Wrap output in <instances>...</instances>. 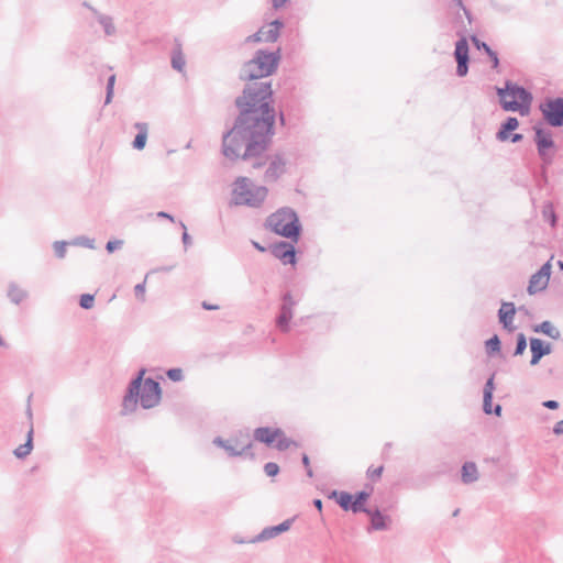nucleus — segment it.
<instances>
[{
	"instance_id": "f257e3e1",
	"label": "nucleus",
	"mask_w": 563,
	"mask_h": 563,
	"mask_svg": "<svg viewBox=\"0 0 563 563\" xmlns=\"http://www.w3.org/2000/svg\"><path fill=\"white\" fill-rule=\"evenodd\" d=\"M272 81L245 84L234 99L236 114L221 137V154L231 162H250L261 169L267 162L276 122L286 125L283 110L274 106Z\"/></svg>"
},
{
	"instance_id": "f03ea898",
	"label": "nucleus",
	"mask_w": 563,
	"mask_h": 563,
	"mask_svg": "<svg viewBox=\"0 0 563 563\" xmlns=\"http://www.w3.org/2000/svg\"><path fill=\"white\" fill-rule=\"evenodd\" d=\"M280 49L269 52L267 49H257L254 56L243 63L239 71V79L242 81L260 82L258 79L272 76L280 63Z\"/></svg>"
},
{
	"instance_id": "7ed1b4c3",
	"label": "nucleus",
	"mask_w": 563,
	"mask_h": 563,
	"mask_svg": "<svg viewBox=\"0 0 563 563\" xmlns=\"http://www.w3.org/2000/svg\"><path fill=\"white\" fill-rule=\"evenodd\" d=\"M496 95L504 111L529 113L533 100L532 93L523 86L507 79L504 87H496Z\"/></svg>"
},
{
	"instance_id": "20e7f679",
	"label": "nucleus",
	"mask_w": 563,
	"mask_h": 563,
	"mask_svg": "<svg viewBox=\"0 0 563 563\" xmlns=\"http://www.w3.org/2000/svg\"><path fill=\"white\" fill-rule=\"evenodd\" d=\"M266 225L277 235L286 238L294 243L300 240L302 227L297 212L292 208H279L268 216Z\"/></svg>"
},
{
	"instance_id": "39448f33",
	"label": "nucleus",
	"mask_w": 563,
	"mask_h": 563,
	"mask_svg": "<svg viewBox=\"0 0 563 563\" xmlns=\"http://www.w3.org/2000/svg\"><path fill=\"white\" fill-rule=\"evenodd\" d=\"M231 205L260 208L265 201L268 189L256 186L249 177L240 176L233 183Z\"/></svg>"
},
{
	"instance_id": "423d86ee",
	"label": "nucleus",
	"mask_w": 563,
	"mask_h": 563,
	"mask_svg": "<svg viewBox=\"0 0 563 563\" xmlns=\"http://www.w3.org/2000/svg\"><path fill=\"white\" fill-rule=\"evenodd\" d=\"M533 142L542 162L543 179L547 181V168L552 165L554 161L556 144L553 140V134L549 129L537 124L533 126Z\"/></svg>"
},
{
	"instance_id": "0eeeda50",
	"label": "nucleus",
	"mask_w": 563,
	"mask_h": 563,
	"mask_svg": "<svg viewBox=\"0 0 563 563\" xmlns=\"http://www.w3.org/2000/svg\"><path fill=\"white\" fill-rule=\"evenodd\" d=\"M539 110L543 121L551 128H563V97H547Z\"/></svg>"
},
{
	"instance_id": "6e6552de",
	"label": "nucleus",
	"mask_w": 563,
	"mask_h": 563,
	"mask_svg": "<svg viewBox=\"0 0 563 563\" xmlns=\"http://www.w3.org/2000/svg\"><path fill=\"white\" fill-rule=\"evenodd\" d=\"M297 305V300L294 299L290 291H286L282 295V302L279 306V312L275 319L277 329L287 333L290 330V321L294 317V308Z\"/></svg>"
},
{
	"instance_id": "1a4fd4ad",
	"label": "nucleus",
	"mask_w": 563,
	"mask_h": 563,
	"mask_svg": "<svg viewBox=\"0 0 563 563\" xmlns=\"http://www.w3.org/2000/svg\"><path fill=\"white\" fill-rule=\"evenodd\" d=\"M141 398V369H139L131 380L122 400L121 415L126 416L136 410L139 399Z\"/></svg>"
},
{
	"instance_id": "9d476101",
	"label": "nucleus",
	"mask_w": 563,
	"mask_h": 563,
	"mask_svg": "<svg viewBox=\"0 0 563 563\" xmlns=\"http://www.w3.org/2000/svg\"><path fill=\"white\" fill-rule=\"evenodd\" d=\"M146 369L143 367V375ZM163 390L161 384L152 377L143 376V409H151L159 405Z\"/></svg>"
},
{
	"instance_id": "9b49d317",
	"label": "nucleus",
	"mask_w": 563,
	"mask_h": 563,
	"mask_svg": "<svg viewBox=\"0 0 563 563\" xmlns=\"http://www.w3.org/2000/svg\"><path fill=\"white\" fill-rule=\"evenodd\" d=\"M271 254L279 260L284 265L297 264V250L294 242L289 241H277L268 246Z\"/></svg>"
},
{
	"instance_id": "f8f14e48",
	"label": "nucleus",
	"mask_w": 563,
	"mask_h": 563,
	"mask_svg": "<svg viewBox=\"0 0 563 563\" xmlns=\"http://www.w3.org/2000/svg\"><path fill=\"white\" fill-rule=\"evenodd\" d=\"M551 263L548 261L534 274L531 275L529 285L527 287L529 295H534L548 287L551 276Z\"/></svg>"
},
{
	"instance_id": "ddd939ff",
	"label": "nucleus",
	"mask_w": 563,
	"mask_h": 563,
	"mask_svg": "<svg viewBox=\"0 0 563 563\" xmlns=\"http://www.w3.org/2000/svg\"><path fill=\"white\" fill-rule=\"evenodd\" d=\"M266 156L267 162L264 166L267 164L268 166L264 174V180L267 183H274L286 173V159L285 156L280 153H275L274 155L269 156L267 152Z\"/></svg>"
},
{
	"instance_id": "4468645a",
	"label": "nucleus",
	"mask_w": 563,
	"mask_h": 563,
	"mask_svg": "<svg viewBox=\"0 0 563 563\" xmlns=\"http://www.w3.org/2000/svg\"><path fill=\"white\" fill-rule=\"evenodd\" d=\"M294 521H295V518L286 519L276 526H271V527L264 528L257 536H255L254 538H252L249 541L235 540V542L236 543H246V542L257 543V542L271 540V539L288 531L290 529V527L292 526Z\"/></svg>"
},
{
	"instance_id": "2eb2a0df",
	"label": "nucleus",
	"mask_w": 563,
	"mask_h": 563,
	"mask_svg": "<svg viewBox=\"0 0 563 563\" xmlns=\"http://www.w3.org/2000/svg\"><path fill=\"white\" fill-rule=\"evenodd\" d=\"M530 365L536 366L541 358L552 353V344L539 338H530Z\"/></svg>"
},
{
	"instance_id": "dca6fc26",
	"label": "nucleus",
	"mask_w": 563,
	"mask_h": 563,
	"mask_svg": "<svg viewBox=\"0 0 563 563\" xmlns=\"http://www.w3.org/2000/svg\"><path fill=\"white\" fill-rule=\"evenodd\" d=\"M252 442L242 443L239 439H230L227 440V444L223 446V450L228 453L229 456H250L254 457V454L251 451Z\"/></svg>"
},
{
	"instance_id": "f3484780",
	"label": "nucleus",
	"mask_w": 563,
	"mask_h": 563,
	"mask_svg": "<svg viewBox=\"0 0 563 563\" xmlns=\"http://www.w3.org/2000/svg\"><path fill=\"white\" fill-rule=\"evenodd\" d=\"M369 517V527L368 531H385L390 528L391 518L387 515H384L378 508L368 509L365 512Z\"/></svg>"
},
{
	"instance_id": "a211bd4d",
	"label": "nucleus",
	"mask_w": 563,
	"mask_h": 563,
	"mask_svg": "<svg viewBox=\"0 0 563 563\" xmlns=\"http://www.w3.org/2000/svg\"><path fill=\"white\" fill-rule=\"evenodd\" d=\"M329 499L335 500V503L344 510V511H352L353 514H358V510L356 509V505L354 501L353 494L345 492V490H332L329 494Z\"/></svg>"
},
{
	"instance_id": "6ab92c4d",
	"label": "nucleus",
	"mask_w": 563,
	"mask_h": 563,
	"mask_svg": "<svg viewBox=\"0 0 563 563\" xmlns=\"http://www.w3.org/2000/svg\"><path fill=\"white\" fill-rule=\"evenodd\" d=\"M278 435H283V430L280 428L271 427H258L253 433L255 441L264 443L267 446L274 445Z\"/></svg>"
},
{
	"instance_id": "aec40b11",
	"label": "nucleus",
	"mask_w": 563,
	"mask_h": 563,
	"mask_svg": "<svg viewBox=\"0 0 563 563\" xmlns=\"http://www.w3.org/2000/svg\"><path fill=\"white\" fill-rule=\"evenodd\" d=\"M517 308L514 302L510 301H503L501 306L498 310V319L499 323L503 325L504 329L508 331L514 330V318L516 314Z\"/></svg>"
},
{
	"instance_id": "412c9836",
	"label": "nucleus",
	"mask_w": 563,
	"mask_h": 563,
	"mask_svg": "<svg viewBox=\"0 0 563 563\" xmlns=\"http://www.w3.org/2000/svg\"><path fill=\"white\" fill-rule=\"evenodd\" d=\"M519 128V120L516 117H507L496 132V140L507 142L510 134Z\"/></svg>"
},
{
	"instance_id": "4be33fe9",
	"label": "nucleus",
	"mask_w": 563,
	"mask_h": 563,
	"mask_svg": "<svg viewBox=\"0 0 563 563\" xmlns=\"http://www.w3.org/2000/svg\"><path fill=\"white\" fill-rule=\"evenodd\" d=\"M456 35L459 36V40L455 43L454 49L455 62L470 60V46L465 36V31L457 30Z\"/></svg>"
},
{
	"instance_id": "5701e85b",
	"label": "nucleus",
	"mask_w": 563,
	"mask_h": 563,
	"mask_svg": "<svg viewBox=\"0 0 563 563\" xmlns=\"http://www.w3.org/2000/svg\"><path fill=\"white\" fill-rule=\"evenodd\" d=\"M471 41L478 51H483L484 54L488 56L492 63V68L497 69L499 66V57L497 52H495L486 42L481 41L476 35H472Z\"/></svg>"
},
{
	"instance_id": "b1692460",
	"label": "nucleus",
	"mask_w": 563,
	"mask_h": 563,
	"mask_svg": "<svg viewBox=\"0 0 563 563\" xmlns=\"http://www.w3.org/2000/svg\"><path fill=\"white\" fill-rule=\"evenodd\" d=\"M7 297L12 303L20 305L29 297V292L21 288L16 283L10 282L8 285Z\"/></svg>"
},
{
	"instance_id": "393cba45",
	"label": "nucleus",
	"mask_w": 563,
	"mask_h": 563,
	"mask_svg": "<svg viewBox=\"0 0 563 563\" xmlns=\"http://www.w3.org/2000/svg\"><path fill=\"white\" fill-rule=\"evenodd\" d=\"M478 479L477 466L474 462L467 461L461 468V481L464 484H472Z\"/></svg>"
},
{
	"instance_id": "a878e982",
	"label": "nucleus",
	"mask_w": 563,
	"mask_h": 563,
	"mask_svg": "<svg viewBox=\"0 0 563 563\" xmlns=\"http://www.w3.org/2000/svg\"><path fill=\"white\" fill-rule=\"evenodd\" d=\"M533 332L542 333L553 340H559L561 338V332L558 328H555L551 321H542L539 324H534L532 327Z\"/></svg>"
},
{
	"instance_id": "bb28decb",
	"label": "nucleus",
	"mask_w": 563,
	"mask_h": 563,
	"mask_svg": "<svg viewBox=\"0 0 563 563\" xmlns=\"http://www.w3.org/2000/svg\"><path fill=\"white\" fill-rule=\"evenodd\" d=\"M92 13L95 14L96 19L100 23V25L103 27V31L106 35L112 36L115 34L117 29L113 24V20L110 15L100 13L97 9H92Z\"/></svg>"
},
{
	"instance_id": "cd10ccee",
	"label": "nucleus",
	"mask_w": 563,
	"mask_h": 563,
	"mask_svg": "<svg viewBox=\"0 0 563 563\" xmlns=\"http://www.w3.org/2000/svg\"><path fill=\"white\" fill-rule=\"evenodd\" d=\"M33 434H34V429H33V424L31 423V428H29V431L26 434L25 443L18 446L13 452L18 459H24L31 453V451L33 449Z\"/></svg>"
},
{
	"instance_id": "c85d7f7f",
	"label": "nucleus",
	"mask_w": 563,
	"mask_h": 563,
	"mask_svg": "<svg viewBox=\"0 0 563 563\" xmlns=\"http://www.w3.org/2000/svg\"><path fill=\"white\" fill-rule=\"evenodd\" d=\"M542 217L544 221H547L552 228H555L559 221V218L555 213L554 207L552 202L547 201L542 208Z\"/></svg>"
},
{
	"instance_id": "c756f323",
	"label": "nucleus",
	"mask_w": 563,
	"mask_h": 563,
	"mask_svg": "<svg viewBox=\"0 0 563 563\" xmlns=\"http://www.w3.org/2000/svg\"><path fill=\"white\" fill-rule=\"evenodd\" d=\"M371 490H373V487H371ZM371 493L372 492H367V490L363 489V490H358L355 494H353L354 501L356 505V509L358 510V514L367 512V510L369 509L365 506V504L368 500Z\"/></svg>"
},
{
	"instance_id": "7c9ffc66",
	"label": "nucleus",
	"mask_w": 563,
	"mask_h": 563,
	"mask_svg": "<svg viewBox=\"0 0 563 563\" xmlns=\"http://www.w3.org/2000/svg\"><path fill=\"white\" fill-rule=\"evenodd\" d=\"M170 62H172V67L175 70L180 71V73L184 71L185 66H186V59H185V56L179 47L173 49Z\"/></svg>"
},
{
	"instance_id": "2f4dec72",
	"label": "nucleus",
	"mask_w": 563,
	"mask_h": 563,
	"mask_svg": "<svg viewBox=\"0 0 563 563\" xmlns=\"http://www.w3.org/2000/svg\"><path fill=\"white\" fill-rule=\"evenodd\" d=\"M486 354L488 356H494L495 354L500 352L501 342L497 334H494L488 340L485 341Z\"/></svg>"
},
{
	"instance_id": "473e14b6",
	"label": "nucleus",
	"mask_w": 563,
	"mask_h": 563,
	"mask_svg": "<svg viewBox=\"0 0 563 563\" xmlns=\"http://www.w3.org/2000/svg\"><path fill=\"white\" fill-rule=\"evenodd\" d=\"M495 390V373H493L486 380L483 388V401L488 405V401L493 400Z\"/></svg>"
},
{
	"instance_id": "72a5a7b5",
	"label": "nucleus",
	"mask_w": 563,
	"mask_h": 563,
	"mask_svg": "<svg viewBox=\"0 0 563 563\" xmlns=\"http://www.w3.org/2000/svg\"><path fill=\"white\" fill-rule=\"evenodd\" d=\"M69 244L70 245H76V246L87 247V249H90V250L95 249V240L90 239L88 236H85V235H80V236L75 238L73 241L69 242Z\"/></svg>"
},
{
	"instance_id": "f704fd0d",
	"label": "nucleus",
	"mask_w": 563,
	"mask_h": 563,
	"mask_svg": "<svg viewBox=\"0 0 563 563\" xmlns=\"http://www.w3.org/2000/svg\"><path fill=\"white\" fill-rule=\"evenodd\" d=\"M526 349H527V338L522 332H520L517 334V338H516V347L514 351V355L515 356L522 355L523 352L526 351Z\"/></svg>"
},
{
	"instance_id": "c9c22d12",
	"label": "nucleus",
	"mask_w": 563,
	"mask_h": 563,
	"mask_svg": "<svg viewBox=\"0 0 563 563\" xmlns=\"http://www.w3.org/2000/svg\"><path fill=\"white\" fill-rule=\"evenodd\" d=\"M291 444H295V442L291 439L287 438L285 435V432L283 431V435H278L276 438L274 448H276L278 451H285L289 449Z\"/></svg>"
},
{
	"instance_id": "e433bc0d",
	"label": "nucleus",
	"mask_w": 563,
	"mask_h": 563,
	"mask_svg": "<svg viewBox=\"0 0 563 563\" xmlns=\"http://www.w3.org/2000/svg\"><path fill=\"white\" fill-rule=\"evenodd\" d=\"M483 411L485 415H495L496 417H500L503 412V407L499 404L493 406V400L488 401V406L485 401H483Z\"/></svg>"
},
{
	"instance_id": "4c0bfd02",
	"label": "nucleus",
	"mask_w": 563,
	"mask_h": 563,
	"mask_svg": "<svg viewBox=\"0 0 563 563\" xmlns=\"http://www.w3.org/2000/svg\"><path fill=\"white\" fill-rule=\"evenodd\" d=\"M114 84H115V75H114V74H111V75L107 78L106 100H104V103H106V104L110 103V102H111V100H112Z\"/></svg>"
},
{
	"instance_id": "58836bf2",
	"label": "nucleus",
	"mask_w": 563,
	"mask_h": 563,
	"mask_svg": "<svg viewBox=\"0 0 563 563\" xmlns=\"http://www.w3.org/2000/svg\"><path fill=\"white\" fill-rule=\"evenodd\" d=\"M166 376L172 382H180V380L184 379V372L179 367H173V368H169V369L166 371Z\"/></svg>"
},
{
	"instance_id": "ea45409f",
	"label": "nucleus",
	"mask_w": 563,
	"mask_h": 563,
	"mask_svg": "<svg viewBox=\"0 0 563 563\" xmlns=\"http://www.w3.org/2000/svg\"><path fill=\"white\" fill-rule=\"evenodd\" d=\"M69 244V242L66 241H56L53 244L54 252L56 257L64 258L66 255V246Z\"/></svg>"
},
{
	"instance_id": "a19ab883",
	"label": "nucleus",
	"mask_w": 563,
	"mask_h": 563,
	"mask_svg": "<svg viewBox=\"0 0 563 563\" xmlns=\"http://www.w3.org/2000/svg\"><path fill=\"white\" fill-rule=\"evenodd\" d=\"M279 33L276 30H272L271 27L267 31L262 29V40L266 43H274L278 40Z\"/></svg>"
},
{
	"instance_id": "79ce46f5",
	"label": "nucleus",
	"mask_w": 563,
	"mask_h": 563,
	"mask_svg": "<svg viewBox=\"0 0 563 563\" xmlns=\"http://www.w3.org/2000/svg\"><path fill=\"white\" fill-rule=\"evenodd\" d=\"M95 302V296L90 294H84L80 296L79 305L82 309H90L92 308Z\"/></svg>"
},
{
	"instance_id": "37998d69",
	"label": "nucleus",
	"mask_w": 563,
	"mask_h": 563,
	"mask_svg": "<svg viewBox=\"0 0 563 563\" xmlns=\"http://www.w3.org/2000/svg\"><path fill=\"white\" fill-rule=\"evenodd\" d=\"M279 465L275 462H267L264 465V472L268 477H274L279 473Z\"/></svg>"
},
{
	"instance_id": "c03bdc74",
	"label": "nucleus",
	"mask_w": 563,
	"mask_h": 563,
	"mask_svg": "<svg viewBox=\"0 0 563 563\" xmlns=\"http://www.w3.org/2000/svg\"><path fill=\"white\" fill-rule=\"evenodd\" d=\"M457 66H456V75L459 77H464L467 75L468 73V65H470V60H459L456 62Z\"/></svg>"
},
{
	"instance_id": "a18cd8bd",
	"label": "nucleus",
	"mask_w": 563,
	"mask_h": 563,
	"mask_svg": "<svg viewBox=\"0 0 563 563\" xmlns=\"http://www.w3.org/2000/svg\"><path fill=\"white\" fill-rule=\"evenodd\" d=\"M489 5L493 10L500 12V13H508L511 11V7L508 4H500L499 2L495 0H490Z\"/></svg>"
},
{
	"instance_id": "49530a36",
	"label": "nucleus",
	"mask_w": 563,
	"mask_h": 563,
	"mask_svg": "<svg viewBox=\"0 0 563 563\" xmlns=\"http://www.w3.org/2000/svg\"><path fill=\"white\" fill-rule=\"evenodd\" d=\"M122 245H123L122 240H111V241L107 242L106 250L108 253H113L114 251L121 249Z\"/></svg>"
},
{
	"instance_id": "de8ad7c7",
	"label": "nucleus",
	"mask_w": 563,
	"mask_h": 563,
	"mask_svg": "<svg viewBox=\"0 0 563 563\" xmlns=\"http://www.w3.org/2000/svg\"><path fill=\"white\" fill-rule=\"evenodd\" d=\"M383 471H384V466H383V465H380V466H378V467H375V468L371 466V467L367 470V473H366V474H367V476H368L371 479H377V478H379V477L382 476Z\"/></svg>"
},
{
	"instance_id": "09e8293b",
	"label": "nucleus",
	"mask_w": 563,
	"mask_h": 563,
	"mask_svg": "<svg viewBox=\"0 0 563 563\" xmlns=\"http://www.w3.org/2000/svg\"><path fill=\"white\" fill-rule=\"evenodd\" d=\"M134 128L139 130V132L136 133V135L134 136V140L132 142V145L135 150H141V143H142V140H141V122H135L134 123Z\"/></svg>"
},
{
	"instance_id": "8fccbe9b",
	"label": "nucleus",
	"mask_w": 563,
	"mask_h": 563,
	"mask_svg": "<svg viewBox=\"0 0 563 563\" xmlns=\"http://www.w3.org/2000/svg\"><path fill=\"white\" fill-rule=\"evenodd\" d=\"M179 224L184 229L181 240H183L185 247H187L191 244V236L188 234L185 223L183 221H180Z\"/></svg>"
},
{
	"instance_id": "3c124183",
	"label": "nucleus",
	"mask_w": 563,
	"mask_h": 563,
	"mask_svg": "<svg viewBox=\"0 0 563 563\" xmlns=\"http://www.w3.org/2000/svg\"><path fill=\"white\" fill-rule=\"evenodd\" d=\"M542 406L550 410H556L560 407L559 401L550 399L542 402Z\"/></svg>"
},
{
	"instance_id": "603ef678",
	"label": "nucleus",
	"mask_w": 563,
	"mask_h": 563,
	"mask_svg": "<svg viewBox=\"0 0 563 563\" xmlns=\"http://www.w3.org/2000/svg\"><path fill=\"white\" fill-rule=\"evenodd\" d=\"M284 22L280 19H275L271 22L269 26L272 30H276L280 34V30L284 27Z\"/></svg>"
},
{
	"instance_id": "864d4df0",
	"label": "nucleus",
	"mask_w": 563,
	"mask_h": 563,
	"mask_svg": "<svg viewBox=\"0 0 563 563\" xmlns=\"http://www.w3.org/2000/svg\"><path fill=\"white\" fill-rule=\"evenodd\" d=\"M246 42H255V43L263 42V40H262V29L258 30L256 33L250 35L246 38Z\"/></svg>"
},
{
	"instance_id": "5fc2aeb1",
	"label": "nucleus",
	"mask_w": 563,
	"mask_h": 563,
	"mask_svg": "<svg viewBox=\"0 0 563 563\" xmlns=\"http://www.w3.org/2000/svg\"><path fill=\"white\" fill-rule=\"evenodd\" d=\"M522 140H523V134L514 133V132L510 134V137L508 139V141H510L514 144L521 142Z\"/></svg>"
},
{
	"instance_id": "6e6d98bb",
	"label": "nucleus",
	"mask_w": 563,
	"mask_h": 563,
	"mask_svg": "<svg viewBox=\"0 0 563 563\" xmlns=\"http://www.w3.org/2000/svg\"><path fill=\"white\" fill-rule=\"evenodd\" d=\"M553 433L556 435L563 434V420L558 421L553 427Z\"/></svg>"
},
{
	"instance_id": "4d7b16f0",
	"label": "nucleus",
	"mask_w": 563,
	"mask_h": 563,
	"mask_svg": "<svg viewBox=\"0 0 563 563\" xmlns=\"http://www.w3.org/2000/svg\"><path fill=\"white\" fill-rule=\"evenodd\" d=\"M251 243H252L253 247L255 250H257L258 252H261V253H264V252L268 251V247H265L264 245H262L257 241L252 240Z\"/></svg>"
},
{
	"instance_id": "13d9d810",
	"label": "nucleus",
	"mask_w": 563,
	"mask_h": 563,
	"mask_svg": "<svg viewBox=\"0 0 563 563\" xmlns=\"http://www.w3.org/2000/svg\"><path fill=\"white\" fill-rule=\"evenodd\" d=\"M31 397H32V395H30L29 399H27L26 416H27L30 424L31 423L33 424V412H32L31 405H30Z\"/></svg>"
},
{
	"instance_id": "bf43d9fd",
	"label": "nucleus",
	"mask_w": 563,
	"mask_h": 563,
	"mask_svg": "<svg viewBox=\"0 0 563 563\" xmlns=\"http://www.w3.org/2000/svg\"><path fill=\"white\" fill-rule=\"evenodd\" d=\"M212 443L221 449L227 444V440L221 437H216L212 441Z\"/></svg>"
},
{
	"instance_id": "052dcab7",
	"label": "nucleus",
	"mask_w": 563,
	"mask_h": 563,
	"mask_svg": "<svg viewBox=\"0 0 563 563\" xmlns=\"http://www.w3.org/2000/svg\"><path fill=\"white\" fill-rule=\"evenodd\" d=\"M287 1L288 0H272V7L275 10H278V9L283 8L286 4Z\"/></svg>"
},
{
	"instance_id": "680f3d73",
	"label": "nucleus",
	"mask_w": 563,
	"mask_h": 563,
	"mask_svg": "<svg viewBox=\"0 0 563 563\" xmlns=\"http://www.w3.org/2000/svg\"><path fill=\"white\" fill-rule=\"evenodd\" d=\"M201 307L206 310H218L219 309L218 305H212V303H209L208 301H202Z\"/></svg>"
},
{
	"instance_id": "e2e57ef3",
	"label": "nucleus",
	"mask_w": 563,
	"mask_h": 563,
	"mask_svg": "<svg viewBox=\"0 0 563 563\" xmlns=\"http://www.w3.org/2000/svg\"><path fill=\"white\" fill-rule=\"evenodd\" d=\"M461 10L463 11L464 15L466 16L468 23L471 24L473 22L472 12L465 5L463 8H461Z\"/></svg>"
},
{
	"instance_id": "0e129e2a",
	"label": "nucleus",
	"mask_w": 563,
	"mask_h": 563,
	"mask_svg": "<svg viewBox=\"0 0 563 563\" xmlns=\"http://www.w3.org/2000/svg\"><path fill=\"white\" fill-rule=\"evenodd\" d=\"M156 217H158V218H166V219H168V220H169V221H172V222H174V221H175L174 217H173L172 214H169V213L165 212V211H159V212H157V213H156Z\"/></svg>"
},
{
	"instance_id": "69168bd1",
	"label": "nucleus",
	"mask_w": 563,
	"mask_h": 563,
	"mask_svg": "<svg viewBox=\"0 0 563 563\" xmlns=\"http://www.w3.org/2000/svg\"><path fill=\"white\" fill-rule=\"evenodd\" d=\"M301 462H302L305 468L310 466V459L306 453L302 454Z\"/></svg>"
},
{
	"instance_id": "338daca9",
	"label": "nucleus",
	"mask_w": 563,
	"mask_h": 563,
	"mask_svg": "<svg viewBox=\"0 0 563 563\" xmlns=\"http://www.w3.org/2000/svg\"><path fill=\"white\" fill-rule=\"evenodd\" d=\"M313 506L319 510L321 511L322 510V500L321 499H313L312 501Z\"/></svg>"
},
{
	"instance_id": "774afa93",
	"label": "nucleus",
	"mask_w": 563,
	"mask_h": 563,
	"mask_svg": "<svg viewBox=\"0 0 563 563\" xmlns=\"http://www.w3.org/2000/svg\"><path fill=\"white\" fill-rule=\"evenodd\" d=\"M134 294H135V297L136 298H140L141 297V283L136 284L134 286Z\"/></svg>"
}]
</instances>
